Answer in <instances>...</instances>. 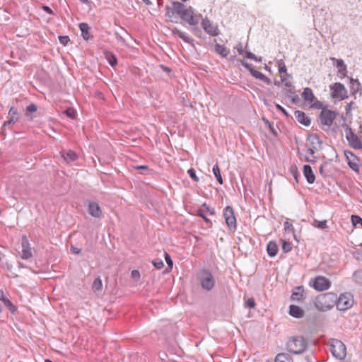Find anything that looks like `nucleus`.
I'll use <instances>...</instances> for the list:
<instances>
[{
    "instance_id": "obj_1",
    "label": "nucleus",
    "mask_w": 362,
    "mask_h": 362,
    "mask_svg": "<svg viewBox=\"0 0 362 362\" xmlns=\"http://www.w3.org/2000/svg\"><path fill=\"white\" fill-rule=\"evenodd\" d=\"M175 13L180 18L191 26H197L199 22V16L195 13L192 6H185L182 2L173 1L172 3Z\"/></svg>"
},
{
    "instance_id": "obj_2",
    "label": "nucleus",
    "mask_w": 362,
    "mask_h": 362,
    "mask_svg": "<svg viewBox=\"0 0 362 362\" xmlns=\"http://www.w3.org/2000/svg\"><path fill=\"white\" fill-rule=\"evenodd\" d=\"M337 301V296L333 293H327L317 298L316 306L322 311L330 310Z\"/></svg>"
},
{
    "instance_id": "obj_3",
    "label": "nucleus",
    "mask_w": 362,
    "mask_h": 362,
    "mask_svg": "<svg viewBox=\"0 0 362 362\" xmlns=\"http://www.w3.org/2000/svg\"><path fill=\"white\" fill-rule=\"evenodd\" d=\"M198 281L204 290L209 291L215 285V279L212 273L208 269H202L198 274Z\"/></svg>"
},
{
    "instance_id": "obj_4",
    "label": "nucleus",
    "mask_w": 362,
    "mask_h": 362,
    "mask_svg": "<svg viewBox=\"0 0 362 362\" xmlns=\"http://www.w3.org/2000/svg\"><path fill=\"white\" fill-rule=\"evenodd\" d=\"M286 346L289 352L300 354L305 350L306 342L302 337H293L287 341Z\"/></svg>"
},
{
    "instance_id": "obj_5",
    "label": "nucleus",
    "mask_w": 362,
    "mask_h": 362,
    "mask_svg": "<svg viewBox=\"0 0 362 362\" xmlns=\"http://www.w3.org/2000/svg\"><path fill=\"white\" fill-rule=\"evenodd\" d=\"M354 297L350 293L341 294L339 298H337L335 303L339 310L345 311L351 308L354 305Z\"/></svg>"
},
{
    "instance_id": "obj_6",
    "label": "nucleus",
    "mask_w": 362,
    "mask_h": 362,
    "mask_svg": "<svg viewBox=\"0 0 362 362\" xmlns=\"http://www.w3.org/2000/svg\"><path fill=\"white\" fill-rule=\"evenodd\" d=\"M346 139L349 143V145L351 148L355 150H361L362 149V141L356 135L352 130V129L349 127H346L344 129Z\"/></svg>"
},
{
    "instance_id": "obj_7",
    "label": "nucleus",
    "mask_w": 362,
    "mask_h": 362,
    "mask_svg": "<svg viewBox=\"0 0 362 362\" xmlns=\"http://www.w3.org/2000/svg\"><path fill=\"white\" fill-rule=\"evenodd\" d=\"M223 216L229 230L233 233L235 232L237 229V221L235 212L232 206H227L224 208Z\"/></svg>"
},
{
    "instance_id": "obj_8",
    "label": "nucleus",
    "mask_w": 362,
    "mask_h": 362,
    "mask_svg": "<svg viewBox=\"0 0 362 362\" xmlns=\"http://www.w3.org/2000/svg\"><path fill=\"white\" fill-rule=\"evenodd\" d=\"M330 351L335 358L340 360L344 359L346 356V346L339 340L335 339L332 341Z\"/></svg>"
},
{
    "instance_id": "obj_9",
    "label": "nucleus",
    "mask_w": 362,
    "mask_h": 362,
    "mask_svg": "<svg viewBox=\"0 0 362 362\" xmlns=\"http://www.w3.org/2000/svg\"><path fill=\"white\" fill-rule=\"evenodd\" d=\"M332 90L331 96L332 98L344 100L347 97V90L345 86L341 83H334L329 86Z\"/></svg>"
},
{
    "instance_id": "obj_10",
    "label": "nucleus",
    "mask_w": 362,
    "mask_h": 362,
    "mask_svg": "<svg viewBox=\"0 0 362 362\" xmlns=\"http://www.w3.org/2000/svg\"><path fill=\"white\" fill-rule=\"evenodd\" d=\"M202 27L210 36L216 37L219 35V30L217 24L211 22L207 17H205L202 20Z\"/></svg>"
},
{
    "instance_id": "obj_11",
    "label": "nucleus",
    "mask_w": 362,
    "mask_h": 362,
    "mask_svg": "<svg viewBox=\"0 0 362 362\" xmlns=\"http://www.w3.org/2000/svg\"><path fill=\"white\" fill-rule=\"evenodd\" d=\"M336 117L337 114L335 112L324 108L320 115V122L322 125L329 127L332 125Z\"/></svg>"
},
{
    "instance_id": "obj_12",
    "label": "nucleus",
    "mask_w": 362,
    "mask_h": 362,
    "mask_svg": "<svg viewBox=\"0 0 362 362\" xmlns=\"http://www.w3.org/2000/svg\"><path fill=\"white\" fill-rule=\"evenodd\" d=\"M19 119L20 115L17 108L11 107L8 112V120L4 122L1 132H3L6 127L10 128L11 125L17 123Z\"/></svg>"
},
{
    "instance_id": "obj_13",
    "label": "nucleus",
    "mask_w": 362,
    "mask_h": 362,
    "mask_svg": "<svg viewBox=\"0 0 362 362\" xmlns=\"http://www.w3.org/2000/svg\"><path fill=\"white\" fill-rule=\"evenodd\" d=\"M344 153L349 168L354 171L358 173L360 171L358 158L350 151L346 150Z\"/></svg>"
},
{
    "instance_id": "obj_14",
    "label": "nucleus",
    "mask_w": 362,
    "mask_h": 362,
    "mask_svg": "<svg viewBox=\"0 0 362 362\" xmlns=\"http://www.w3.org/2000/svg\"><path fill=\"white\" fill-rule=\"evenodd\" d=\"M331 286L330 281L325 276H318L315 278L313 288L318 291H324Z\"/></svg>"
},
{
    "instance_id": "obj_15",
    "label": "nucleus",
    "mask_w": 362,
    "mask_h": 362,
    "mask_svg": "<svg viewBox=\"0 0 362 362\" xmlns=\"http://www.w3.org/2000/svg\"><path fill=\"white\" fill-rule=\"evenodd\" d=\"M22 246V255L21 258L23 259H28L32 257L33 252L30 247V243L26 236H23L21 240Z\"/></svg>"
},
{
    "instance_id": "obj_16",
    "label": "nucleus",
    "mask_w": 362,
    "mask_h": 362,
    "mask_svg": "<svg viewBox=\"0 0 362 362\" xmlns=\"http://www.w3.org/2000/svg\"><path fill=\"white\" fill-rule=\"evenodd\" d=\"M88 212L91 216L95 218H100L103 214L99 204L95 202H89Z\"/></svg>"
},
{
    "instance_id": "obj_17",
    "label": "nucleus",
    "mask_w": 362,
    "mask_h": 362,
    "mask_svg": "<svg viewBox=\"0 0 362 362\" xmlns=\"http://www.w3.org/2000/svg\"><path fill=\"white\" fill-rule=\"evenodd\" d=\"M295 115V117L297 119V121L305 125V126H309L311 123V121H310V119L305 115V112H302V111H300V110H296L294 113Z\"/></svg>"
},
{
    "instance_id": "obj_18",
    "label": "nucleus",
    "mask_w": 362,
    "mask_h": 362,
    "mask_svg": "<svg viewBox=\"0 0 362 362\" xmlns=\"http://www.w3.org/2000/svg\"><path fill=\"white\" fill-rule=\"evenodd\" d=\"M308 139L313 148L318 150L322 148V141L318 135L312 134L309 136Z\"/></svg>"
},
{
    "instance_id": "obj_19",
    "label": "nucleus",
    "mask_w": 362,
    "mask_h": 362,
    "mask_svg": "<svg viewBox=\"0 0 362 362\" xmlns=\"http://www.w3.org/2000/svg\"><path fill=\"white\" fill-rule=\"evenodd\" d=\"M303 174L309 184H313L315 180V176L309 165H305L303 167Z\"/></svg>"
},
{
    "instance_id": "obj_20",
    "label": "nucleus",
    "mask_w": 362,
    "mask_h": 362,
    "mask_svg": "<svg viewBox=\"0 0 362 362\" xmlns=\"http://www.w3.org/2000/svg\"><path fill=\"white\" fill-rule=\"evenodd\" d=\"M289 314L295 318H300L304 315V310L298 305H291L289 308Z\"/></svg>"
},
{
    "instance_id": "obj_21",
    "label": "nucleus",
    "mask_w": 362,
    "mask_h": 362,
    "mask_svg": "<svg viewBox=\"0 0 362 362\" xmlns=\"http://www.w3.org/2000/svg\"><path fill=\"white\" fill-rule=\"evenodd\" d=\"M60 154L66 163L74 161L78 158L77 154L71 150L69 151H62Z\"/></svg>"
},
{
    "instance_id": "obj_22",
    "label": "nucleus",
    "mask_w": 362,
    "mask_h": 362,
    "mask_svg": "<svg viewBox=\"0 0 362 362\" xmlns=\"http://www.w3.org/2000/svg\"><path fill=\"white\" fill-rule=\"evenodd\" d=\"M171 31H172L173 34L177 35L184 42H185L187 43H191L193 41V40L189 35H187L185 33L180 30L179 29H177L176 28L171 29Z\"/></svg>"
},
{
    "instance_id": "obj_23",
    "label": "nucleus",
    "mask_w": 362,
    "mask_h": 362,
    "mask_svg": "<svg viewBox=\"0 0 362 362\" xmlns=\"http://www.w3.org/2000/svg\"><path fill=\"white\" fill-rule=\"evenodd\" d=\"M171 31H172L173 34L177 35L184 42H185L187 43H191L193 41V40L189 35H187L185 33L180 30L179 29H177L176 28L171 29Z\"/></svg>"
},
{
    "instance_id": "obj_24",
    "label": "nucleus",
    "mask_w": 362,
    "mask_h": 362,
    "mask_svg": "<svg viewBox=\"0 0 362 362\" xmlns=\"http://www.w3.org/2000/svg\"><path fill=\"white\" fill-rule=\"evenodd\" d=\"M302 98L305 101L312 103L315 100V95L311 88H305L302 93Z\"/></svg>"
},
{
    "instance_id": "obj_25",
    "label": "nucleus",
    "mask_w": 362,
    "mask_h": 362,
    "mask_svg": "<svg viewBox=\"0 0 362 362\" xmlns=\"http://www.w3.org/2000/svg\"><path fill=\"white\" fill-rule=\"evenodd\" d=\"M267 250L269 256L274 257L279 251L278 245L274 241H270L267 245Z\"/></svg>"
},
{
    "instance_id": "obj_26",
    "label": "nucleus",
    "mask_w": 362,
    "mask_h": 362,
    "mask_svg": "<svg viewBox=\"0 0 362 362\" xmlns=\"http://www.w3.org/2000/svg\"><path fill=\"white\" fill-rule=\"evenodd\" d=\"M79 28L81 31V35L83 38L86 40H88L90 37V27L86 23H79Z\"/></svg>"
},
{
    "instance_id": "obj_27",
    "label": "nucleus",
    "mask_w": 362,
    "mask_h": 362,
    "mask_svg": "<svg viewBox=\"0 0 362 362\" xmlns=\"http://www.w3.org/2000/svg\"><path fill=\"white\" fill-rule=\"evenodd\" d=\"M333 61L336 62V66L338 69V72L342 76H346V66L344 64L342 59H337L335 58L332 59Z\"/></svg>"
},
{
    "instance_id": "obj_28",
    "label": "nucleus",
    "mask_w": 362,
    "mask_h": 362,
    "mask_svg": "<svg viewBox=\"0 0 362 362\" xmlns=\"http://www.w3.org/2000/svg\"><path fill=\"white\" fill-rule=\"evenodd\" d=\"M0 300L4 303V305L9 308L11 312L16 311V308L11 303V301L4 296V293L2 290H0Z\"/></svg>"
},
{
    "instance_id": "obj_29",
    "label": "nucleus",
    "mask_w": 362,
    "mask_h": 362,
    "mask_svg": "<svg viewBox=\"0 0 362 362\" xmlns=\"http://www.w3.org/2000/svg\"><path fill=\"white\" fill-rule=\"evenodd\" d=\"M350 89L352 93H356L361 89V84L357 79L350 78Z\"/></svg>"
},
{
    "instance_id": "obj_30",
    "label": "nucleus",
    "mask_w": 362,
    "mask_h": 362,
    "mask_svg": "<svg viewBox=\"0 0 362 362\" xmlns=\"http://www.w3.org/2000/svg\"><path fill=\"white\" fill-rule=\"evenodd\" d=\"M252 72L253 73L252 76L255 78L259 79L268 85L271 84V80L262 73L258 71H253Z\"/></svg>"
},
{
    "instance_id": "obj_31",
    "label": "nucleus",
    "mask_w": 362,
    "mask_h": 362,
    "mask_svg": "<svg viewBox=\"0 0 362 362\" xmlns=\"http://www.w3.org/2000/svg\"><path fill=\"white\" fill-rule=\"evenodd\" d=\"M276 66L278 67L279 72L280 74V76L286 74L288 77H291V74L287 73V69L285 64V62L283 59H278L276 61Z\"/></svg>"
},
{
    "instance_id": "obj_32",
    "label": "nucleus",
    "mask_w": 362,
    "mask_h": 362,
    "mask_svg": "<svg viewBox=\"0 0 362 362\" xmlns=\"http://www.w3.org/2000/svg\"><path fill=\"white\" fill-rule=\"evenodd\" d=\"M275 362H293V359L289 354L281 353L276 356Z\"/></svg>"
},
{
    "instance_id": "obj_33",
    "label": "nucleus",
    "mask_w": 362,
    "mask_h": 362,
    "mask_svg": "<svg viewBox=\"0 0 362 362\" xmlns=\"http://www.w3.org/2000/svg\"><path fill=\"white\" fill-rule=\"evenodd\" d=\"M213 173L216 178L217 181L220 185H222L223 183L221 175V170L219 168V166L218 164H216L213 166L212 168Z\"/></svg>"
},
{
    "instance_id": "obj_34",
    "label": "nucleus",
    "mask_w": 362,
    "mask_h": 362,
    "mask_svg": "<svg viewBox=\"0 0 362 362\" xmlns=\"http://www.w3.org/2000/svg\"><path fill=\"white\" fill-rule=\"evenodd\" d=\"M103 288L102 280L100 277L96 278L92 285V289L94 292L100 291Z\"/></svg>"
},
{
    "instance_id": "obj_35",
    "label": "nucleus",
    "mask_w": 362,
    "mask_h": 362,
    "mask_svg": "<svg viewBox=\"0 0 362 362\" xmlns=\"http://www.w3.org/2000/svg\"><path fill=\"white\" fill-rule=\"evenodd\" d=\"M216 52L223 57H226L228 54V51L223 46L216 44L215 46Z\"/></svg>"
},
{
    "instance_id": "obj_36",
    "label": "nucleus",
    "mask_w": 362,
    "mask_h": 362,
    "mask_svg": "<svg viewBox=\"0 0 362 362\" xmlns=\"http://www.w3.org/2000/svg\"><path fill=\"white\" fill-rule=\"evenodd\" d=\"M312 225L314 227L320 228V229H326L327 228L326 220L318 221L317 219H314Z\"/></svg>"
},
{
    "instance_id": "obj_37",
    "label": "nucleus",
    "mask_w": 362,
    "mask_h": 362,
    "mask_svg": "<svg viewBox=\"0 0 362 362\" xmlns=\"http://www.w3.org/2000/svg\"><path fill=\"white\" fill-rule=\"evenodd\" d=\"M165 10H166L165 16L167 18H168L171 22H174V21L172 19L174 17L175 13V11L173 8V7L171 8L169 6H166Z\"/></svg>"
},
{
    "instance_id": "obj_38",
    "label": "nucleus",
    "mask_w": 362,
    "mask_h": 362,
    "mask_svg": "<svg viewBox=\"0 0 362 362\" xmlns=\"http://www.w3.org/2000/svg\"><path fill=\"white\" fill-rule=\"evenodd\" d=\"M314 148H306V155H305V160L308 162L313 161V158H314Z\"/></svg>"
},
{
    "instance_id": "obj_39",
    "label": "nucleus",
    "mask_w": 362,
    "mask_h": 362,
    "mask_svg": "<svg viewBox=\"0 0 362 362\" xmlns=\"http://www.w3.org/2000/svg\"><path fill=\"white\" fill-rule=\"evenodd\" d=\"M106 59L112 66H115L117 64V58L110 53L106 54Z\"/></svg>"
},
{
    "instance_id": "obj_40",
    "label": "nucleus",
    "mask_w": 362,
    "mask_h": 362,
    "mask_svg": "<svg viewBox=\"0 0 362 362\" xmlns=\"http://www.w3.org/2000/svg\"><path fill=\"white\" fill-rule=\"evenodd\" d=\"M351 220L354 226H356L358 224L362 223V218L357 215H351Z\"/></svg>"
},
{
    "instance_id": "obj_41",
    "label": "nucleus",
    "mask_w": 362,
    "mask_h": 362,
    "mask_svg": "<svg viewBox=\"0 0 362 362\" xmlns=\"http://www.w3.org/2000/svg\"><path fill=\"white\" fill-rule=\"evenodd\" d=\"M292 250V244L290 242L284 241L282 245V250L284 252L287 253Z\"/></svg>"
},
{
    "instance_id": "obj_42",
    "label": "nucleus",
    "mask_w": 362,
    "mask_h": 362,
    "mask_svg": "<svg viewBox=\"0 0 362 362\" xmlns=\"http://www.w3.org/2000/svg\"><path fill=\"white\" fill-rule=\"evenodd\" d=\"M244 54H245V57L247 59H252V60H255L256 62H261L262 59L261 58H257L255 54H254L253 53L250 52H244Z\"/></svg>"
},
{
    "instance_id": "obj_43",
    "label": "nucleus",
    "mask_w": 362,
    "mask_h": 362,
    "mask_svg": "<svg viewBox=\"0 0 362 362\" xmlns=\"http://www.w3.org/2000/svg\"><path fill=\"white\" fill-rule=\"evenodd\" d=\"M153 265L158 269H160L164 267V264L162 259H156L152 261Z\"/></svg>"
},
{
    "instance_id": "obj_44",
    "label": "nucleus",
    "mask_w": 362,
    "mask_h": 362,
    "mask_svg": "<svg viewBox=\"0 0 362 362\" xmlns=\"http://www.w3.org/2000/svg\"><path fill=\"white\" fill-rule=\"evenodd\" d=\"M37 110V105L31 103L26 107V115L36 112Z\"/></svg>"
},
{
    "instance_id": "obj_45",
    "label": "nucleus",
    "mask_w": 362,
    "mask_h": 362,
    "mask_svg": "<svg viewBox=\"0 0 362 362\" xmlns=\"http://www.w3.org/2000/svg\"><path fill=\"white\" fill-rule=\"evenodd\" d=\"M205 213L206 212L204 209H199L197 211V214L199 216L202 217L206 223H211V221L206 217Z\"/></svg>"
},
{
    "instance_id": "obj_46",
    "label": "nucleus",
    "mask_w": 362,
    "mask_h": 362,
    "mask_svg": "<svg viewBox=\"0 0 362 362\" xmlns=\"http://www.w3.org/2000/svg\"><path fill=\"white\" fill-rule=\"evenodd\" d=\"M241 64H242V65H243V66L246 69H247V70L250 71V74H251V75H252V73H253L252 71H256V70L254 69V67H253L252 64H249V63H247V62H245V61H242V62H241Z\"/></svg>"
},
{
    "instance_id": "obj_47",
    "label": "nucleus",
    "mask_w": 362,
    "mask_h": 362,
    "mask_svg": "<svg viewBox=\"0 0 362 362\" xmlns=\"http://www.w3.org/2000/svg\"><path fill=\"white\" fill-rule=\"evenodd\" d=\"M245 306L246 308H254L255 306V300L252 298H248L245 303Z\"/></svg>"
},
{
    "instance_id": "obj_48",
    "label": "nucleus",
    "mask_w": 362,
    "mask_h": 362,
    "mask_svg": "<svg viewBox=\"0 0 362 362\" xmlns=\"http://www.w3.org/2000/svg\"><path fill=\"white\" fill-rule=\"evenodd\" d=\"M164 256H165V259L166 261L168 266L170 267V269H172L173 263V260H172L170 255L168 254L166 252H165Z\"/></svg>"
},
{
    "instance_id": "obj_49",
    "label": "nucleus",
    "mask_w": 362,
    "mask_h": 362,
    "mask_svg": "<svg viewBox=\"0 0 362 362\" xmlns=\"http://www.w3.org/2000/svg\"><path fill=\"white\" fill-rule=\"evenodd\" d=\"M189 177L193 180H194L195 182H198L199 181V178L197 177V176L196 175V172L195 170L193 169V168H190L187 171Z\"/></svg>"
},
{
    "instance_id": "obj_50",
    "label": "nucleus",
    "mask_w": 362,
    "mask_h": 362,
    "mask_svg": "<svg viewBox=\"0 0 362 362\" xmlns=\"http://www.w3.org/2000/svg\"><path fill=\"white\" fill-rule=\"evenodd\" d=\"M353 277L354 278L356 283L362 284V282L360 281V278L362 277V271H356L354 273Z\"/></svg>"
},
{
    "instance_id": "obj_51",
    "label": "nucleus",
    "mask_w": 362,
    "mask_h": 362,
    "mask_svg": "<svg viewBox=\"0 0 362 362\" xmlns=\"http://www.w3.org/2000/svg\"><path fill=\"white\" fill-rule=\"evenodd\" d=\"M284 230L288 232H293L294 228L291 223L288 221H285L284 223Z\"/></svg>"
},
{
    "instance_id": "obj_52",
    "label": "nucleus",
    "mask_w": 362,
    "mask_h": 362,
    "mask_svg": "<svg viewBox=\"0 0 362 362\" xmlns=\"http://www.w3.org/2000/svg\"><path fill=\"white\" fill-rule=\"evenodd\" d=\"M59 40L61 44H62L64 45H67L68 42L70 41V39L68 36L64 35V36H59Z\"/></svg>"
},
{
    "instance_id": "obj_53",
    "label": "nucleus",
    "mask_w": 362,
    "mask_h": 362,
    "mask_svg": "<svg viewBox=\"0 0 362 362\" xmlns=\"http://www.w3.org/2000/svg\"><path fill=\"white\" fill-rule=\"evenodd\" d=\"M202 207L203 209H204L205 212H209L210 214L211 215H214L215 214V210L213 208H210V206L209 205H207L206 203H204L203 205H202Z\"/></svg>"
},
{
    "instance_id": "obj_54",
    "label": "nucleus",
    "mask_w": 362,
    "mask_h": 362,
    "mask_svg": "<svg viewBox=\"0 0 362 362\" xmlns=\"http://www.w3.org/2000/svg\"><path fill=\"white\" fill-rule=\"evenodd\" d=\"M281 80L286 87L290 88L292 86V82L290 80L285 78V75L281 76Z\"/></svg>"
},
{
    "instance_id": "obj_55",
    "label": "nucleus",
    "mask_w": 362,
    "mask_h": 362,
    "mask_svg": "<svg viewBox=\"0 0 362 362\" xmlns=\"http://www.w3.org/2000/svg\"><path fill=\"white\" fill-rule=\"evenodd\" d=\"M131 276L133 279L138 280L140 278V273L138 270L132 271Z\"/></svg>"
},
{
    "instance_id": "obj_56",
    "label": "nucleus",
    "mask_w": 362,
    "mask_h": 362,
    "mask_svg": "<svg viewBox=\"0 0 362 362\" xmlns=\"http://www.w3.org/2000/svg\"><path fill=\"white\" fill-rule=\"evenodd\" d=\"M65 113L70 118H74L75 117V112L73 109L69 108L65 111Z\"/></svg>"
},
{
    "instance_id": "obj_57",
    "label": "nucleus",
    "mask_w": 362,
    "mask_h": 362,
    "mask_svg": "<svg viewBox=\"0 0 362 362\" xmlns=\"http://www.w3.org/2000/svg\"><path fill=\"white\" fill-rule=\"evenodd\" d=\"M266 124H268V127H269V129L271 130V132H272L274 134L277 135V132H276V130H275V129H274V126H273V125H272V124H271L268 120H267V121H266Z\"/></svg>"
},
{
    "instance_id": "obj_58",
    "label": "nucleus",
    "mask_w": 362,
    "mask_h": 362,
    "mask_svg": "<svg viewBox=\"0 0 362 362\" xmlns=\"http://www.w3.org/2000/svg\"><path fill=\"white\" fill-rule=\"evenodd\" d=\"M42 8L49 14H53V11L47 6L43 5Z\"/></svg>"
},
{
    "instance_id": "obj_59",
    "label": "nucleus",
    "mask_w": 362,
    "mask_h": 362,
    "mask_svg": "<svg viewBox=\"0 0 362 362\" xmlns=\"http://www.w3.org/2000/svg\"><path fill=\"white\" fill-rule=\"evenodd\" d=\"M276 107L278 110H281L285 115H288L286 110L280 105L276 104Z\"/></svg>"
},
{
    "instance_id": "obj_60",
    "label": "nucleus",
    "mask_w": 362,
    "mask_h": 362,
    "mask_svg": "<svg viewBox=\"0 0 362 362\" xmlns=\"http://www.w3.org/2000/svg\"><path fill=\"white\" fill-rule=\"evenodd\" d=\"M160 67H161V69H162L164 71H165V72H167V73H170V72H171V71H172L170 68H169V67H168V66H164V65H160Z\"/></svg>"
},
{
    "instance_id": "obj_61",
    "label": "nucleus",
    "mask_w": 362,
    "mask_h": 362,
    "mask_svg": "<svg viewBox=\"0 0 362 362\" xmlns=\"http://www.w3.org/2000/svg\"><path fill=\"white\" fill-rule=\"evenodd\" d=\"M313 106L315 107H317V108H320V107H321L322 105H321L320 102L317 101V102L315 103L313 105Z\"/></svg>"
},
{
    "instance_id": "obj_62",
    "label": "nucleus",
    "mask_w": 362,
    "mask_h": 362,
    "mask_svg": "<svg viewBox=\"0 0 362 362\" xmlns=\"http://www.w3.org/2000/svg\"><path fill=\"white\" fill-rule=\"evenodd\" d=\"M116 37L119 41L124 42V39L122 36L119 35L117 33H116Z\"/></svg>"
},
{
    "instance_id": "obj_63",
    "label": "nucleus",
    "mask_w": 362,
    "mask_h": 362,
    "mask_svg": "<svg viewBox=\"0 0 362 362\" xmlns=\"http://www.w3.org/2000/svg\"><path fill=\"white\" fill-rule=\"evenodd\" d=\"M192 32L194 34L197 35L199 33H200V30L198 28L195 27L192 28Z\"/></svg>"
},
{
    "instance_id": "obj_64",
    "label": "nucleus",
    "mask_w": 362,
    "mask_h": 362,
    "mask_svg": "<svg viewBox=\"0 0 362 362\" xmlns=\"http://www.w3.org/2000/svg\"><path fill=\"white\" fill-rule=\"evenodd\" d=\"M72 252L75 254H79L81 252V250L76 247L72 248Z\"/></svg>"
}]
</instances>
